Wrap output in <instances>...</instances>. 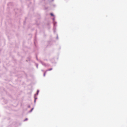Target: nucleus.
Segmentation results:
<instances>
[{"label": "nucleus", "instance_id": "f257e3e1", "mask_svg": "<svg viewBox=\"0 0 127 127\" xmlns=\"http://www.w3.org/2000/svg\"><path fill=\"white\" fill-rule=\"evenodd\" d=\"M52 69V68H50V69H48L47 70H46V72L47 71H50V70H51Z\"/></svg>", "mask_w": 127, "mask_h": 127}, {"label": "nucleus", "instance_id": "f03ea898", "mask_svg": "<svg viewBox=\"0 0 127 127\" xmlns=\"http://www.w3.org/2000/svg\"><path fill=\"white\" fill-rule=\"evenodd\" d=\"M46 72H44V76H45V74H46Z\"/></svg>", "mask_w": 127, "mask_h": 127}, {"label": "nucleus", "instance_id": "7ed1b4c3", "mask_svg": "<svg viewBox=\"0 0 127 127\" xmlns=\"http://www.w3.org/2000/svg\"><path fill=\"white\" fill-rule=\"evenodd\" d=\"M51 14V16H53V14H52V13H51V14Z\"/></svg>", "mask_w": 127, "mask_h": 127}, {"label": "nucleus", "instance_id": "20e7f679", "mask_svg": "<svg viewBox=\"0 0 127 127\" xmlns=\"http://www.w3.org/2000/svg\"><path fill=\"white\" fill-rule=\"evenodd\" d=\"M27 120V119L26 118L25 119V121Z\"/></svg>", "mask_w": 127, "mask_h": 127}, {"label": "nucleus", "instance_id": "39448f33", "mask_svg": "<svg viewBox=\"0 0 127 127\" xmlns=\"http://www.w3.org/2000/svg\"><path fill=\"white\" fill-rule=\"evenodd\" d=\"M33 109L32 108V110H31V111L33 110Z\"/></svg>", "mask_w": 127, "mask_h": 127}]
</instances>
